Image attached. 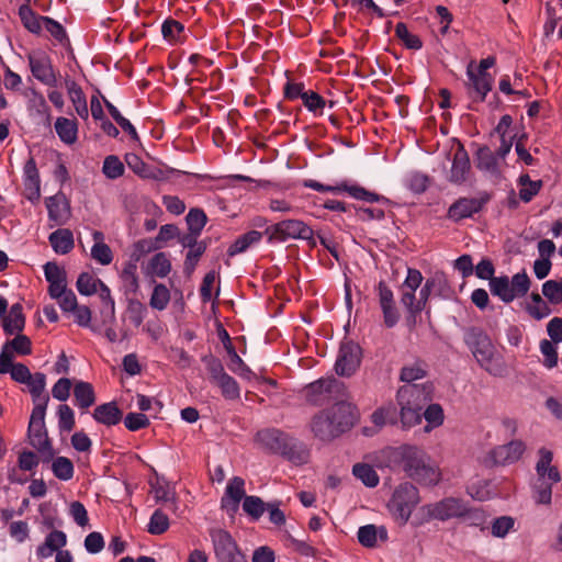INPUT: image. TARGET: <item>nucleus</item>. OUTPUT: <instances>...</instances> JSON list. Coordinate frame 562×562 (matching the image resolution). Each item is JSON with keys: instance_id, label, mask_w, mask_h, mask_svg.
<instances>
[{"instance_id": "f704fd0d", "label": "nucleus", "mask_w": 562, "mask_h": 562, "mask_svg": "<svg viewBox=\"0 0 562 562\" xmlns=\"http://www.w3.org/2000/svg\"><path fill=\"white\" fill-rule=\"evenodd\" d=\"M67 88L69 98L74 104L77 114L81 119L88 120L89 110L87 105V99L82 89L75 81L67 82Z\"/></svg>"}, {"instance_id": "aec40b11", "label": "nucleus", "mask_w": 562, "mask_h": 562, "mask_svg": "<svg viewBox=\"0 0 562 562\" xmlns=\"http://www.w3.org/2000/svg\"><path fill=\"white\" fill-rule=\"evenodd\" d=\"M245 494L244 479L234 476L229 480L225 490V495L222 497V507L225 508L228 513H236L238 510L240 501L246 497Z\"/></svg>"}, {"instance_id": "ddd939ff", "label": "nucleus", "mask_w": 562, "mask_h": 562, "mask_svg": "<svg viewBox=\"0 0 562 562\" xmlns=\"http://www.w3.org/2000/svg\"><path fill=\"white\" fill-rule=\"evenodd\" d=\"M415 448L416 447L414 446L407 445L401 447H386L378 453L376 462L380 467L390 469L402 468L405 471Z\"/></svg>"}, {"instance_id": "c9c22d12", "label": "nucleus", "mask_w": 562, "mask_h": 562, "mask_svg": "<svg viewBox=\"0 0 562 562\" xmlns=\"http://www.w3.org/2000/svg\"><path fill=\"white\" fill-rule=\"evenodd\" d=\"M75 404L80 408H89L95 401L92 385L85 381H79L74 387Z\"/></svg>"}, {"instance_id": "49530a36", "label": "nucleus", "mask_w": 562, "mask_h": 562, "mask_svg": "<svg viewBox=\"0 0 562 562\" xmlns=\"http://www.w3.org/2000/svg\"><path fill=\"white\" fill-rule=\"evenodd\" d=\"M519 183V198L522 202H530L540 191L542 181H532L528 175L520 176Z\"/></svg>"}, {"instance_id": "e433bc0d", "label": "nucleus", "mask_w": 562, "mask_h": 562, "mask_svg": "<svg viewBox=\"0 0 562 562\" xmlns=\"http://www.w3.org/2000/svg\"><path fill=\"white\" fill-rule=\"evenodd\" d=\"M491 293L508 304L513 302V294L509 291V278L507 276L494 277L488 282Z\"/></svg>"}, {"instance_id": "393cba45", "label": "nucleus", "mask_w": 562, "mask_h": 562, "mask_svg": "<svg viewBox=\"0 0 562 562\" xmlns=\"http://www.w3.org/2000/svg\"><path fill=\"white\" fill-rule=\"evenodd\" d=\"M356 424H313L314 436L323 442H330L351 431Z\"/></svg>"}, {"instance_id": "5fc2aeb1", "label": "nucleus", "mask_w": 562, "mask_h": 562, "mask_svg": "<svg viewBox=\"0 0 562 562\" xmlns=\"http://www.w3.org/2000/svg\"><path fill=\"white\" fill-rule=\"evenodd\" d=\"M266 504L258 496H246L243 502L244 512L254 520H258L266 510Z\"/></svg>"}, {"instance_id": "c756f323", "label": "nucleus", "mask_w": 562, "mask_h": 562, "mask_svg": "<svg viewBox=\"0 0 562 562\" xmlns=\"http://www.w3.org/2000/svg\"><path fill=\"white\" fill-rule=\"evenodd\" d=\"M427 362L422 359H416L413 362L403 366L400 372V380L406 384H414V381L424 379L427 375Z\"/></svg>"}, {"instance_id": "9b49d317", "label": "nucleus", "mask_w": 562, "mask_h": 562, "mask_svg": "<svg viewBox=\"0 0 562 562\" xmlns=\"http://www.w3.org/2000/svg\"><path fill=\"white\" fill-rule=\"evenodd\" d=\"M488 201L490 195L487 193L479 198H459L449 206L447 217L456 223L472 217L475 213H479Z\"/></svg>"}, {"instance_id": "603ef678", "label": "nucleus", "mask_w": 562, "mask_h": 562, "mask_svg": "<svg viewBox=\"0 0 562 562\" xmlns=\"http://www.w3.org/2000/svg\"><path fill=\"white\" fill-rule=\"evenodd\" d=\"M54 475L63 481H68L74 476V464L66 457H57L52 464Z\"/></svg>"}, {"instance_id": "20e7f679", "label": "nucleus", "mask_w": 562, "mask_h": 562, "mask_svg": "<svg viewBox=\"0 0 562 562\" xmlns=\"http://www.w3.org/2000/svg\"><path fill=\"white\" fill-rule=\"evenodd\" d=\"M269 244L285 243L289 239L306 240L312 247L316 246L314 231L303 221L288 218L269 225L265 229Z\"/></svg>"}, {"instance_id": "37998d69", "label": "nucleus", "mask_w": 562, "mask_h": 562, "mask_svg": "<svg viewBox=\"0 0 562 562\" xmlns=\"http://www.w3.org/2000/svg\"><path fill=\"white\" fill-rule=\"evenodd\" d=\"M552 484L544 479H537L532 485V498L537 504L549 505L552 498Z\"/></svg>"}, {"instance_id": "72a5a7b5", "label": "nucleus", "mask_w": 562, "mask_h": 562, "mask_svg": "<svg viewBox=\"0 0 562 562\" xmlns=\"http://www.w3.org/2000/svg\"><path fill=\"white\" fill-rule=\"evenodd\" d=\"M55 130L65 144L71 145L77 140L78 126L75 120L58 117L55 122Z\"/></svg>"}, {"instance_id": "a19ab883", "label": "nucleus", "mask_w": 562, "mask_h": 562, "mask_svg": "<svg viewBox=\"0 0 562 562\" xmlns=\"http://www.w3.org/2000/svg\"><path fill=\"white\" fill-rule=\"evenodd\" d=\"M395 36L407 49L419 50L423 47L419 36L411 33L404 22H398L395 25Z\"/></svg>"}, {"instance_id": "0e129e2a", "label": "nucleus", "mask_w": 562, "mask_h": 562, "mask_svg": "<svg viewBox=\"0 0 562 562\" xmlns=\"http://www.w3.org/2000/svg\"><path fill=\"white\" fill-rule=\"evenodd\" d=\"M401 303L406 307L408 316L415 322L417 315L420 314V306L418 305L415 291L401 286Z\"/></svg>"}, {"instance_id": "f8f14e48", "label": "nucleus", "mask_w": 562, "mask_h": 562, "mask_svg": "<svg viewBox=\"0 0 562 562\" xmlns=\"http://www.w3.org/2000/svg\"><path fill=\"white\" fill-rule=\"evenodd\" d=\"M27 60L32 75L38 81L48 87L57 86V78L52 59L46 53L40 52L30 54Z\"/></svg>"}, {"instance_id": "864d4df0", "label": "nucleus", "mask_w": 562, "mask_h": 562, "mask_svg": "<svg viewBox=\"0 0 562 562\" xmlns=\"http://www.w3.org/2000/svg\"><path fill=\"white\" fill-rule=\"evenodd\" d=\"M168 528V516L161 509H156L149 519L147 531L151 535H161L166 532Z\"/></svg>"}, {"instance_id": "338daca9", "label": "nucleus", "mask_w": 562, "mask_h": 562, "mask_svg": "<svg viewBox=\"0 0 562 562\" xmlns=\"http://www.w3.org/2000/svg\"><path fill=\"white\" fill-rule=\"evenodd\" d=\"M540 351L544 357L543 366L546 368L552 369L558 364V351L554 342L542 339L540 341Z\"/></svg>"}, {"instance_id": "58836bf2", "label": "nucleus", "mask_w": 562, "mask_h": 562, "mask_svg": "<svg viewBox=\"0 0 562 562\" xmlns=\"http://www.w3.org/2000/svg\"><path fill=\"white\" fill-rule=\"evenodd\" d=\"M97 293L99 294L100 300L103 303V307L101 310V314L104 317L103 322H106V317L110 318V321L115 319V302L114 299L111 295L110 288L101 281Z\"/></svg>"}, {"instance_id": "4be33fe9", "label": "nucleus", "mask_w": 562, "mask_h": 562, "mask_svg": "<svg viewBox=\"0 0 562 562\" xmlns=\"http://www.w3.org/2000/svg\"><path fill=\"white\" fill-rule=\"evenodd\" d=\"M525 443L520 440H513L493 449L492 459L495 464H512L520 459L525 451Z\"/></svg>"}, {"instance_id": "a18cd8bd", "label": "nucleus", "mask_w": 562, "mask_h": 562, "mask_svg": "<svg viewBox=\"0 0 562 562\" xmlns=\"http://www.w3.org/2000/svg\"><path fill=\"white\" fill-rule=\"evenodd\" d=\"M475 162L480 170L493 172L497 168V158L487 146L479 147L475 154Z\"/></svg>"}, {"instance_id": "5701e85b", "label": "nucleus", "mask_w": 562, "mask_h": 562, "mask_svg": "<svg viewBox=\"0 0 562 562\" xmlns=\"http://www.w3.org/2000/svg\"><path fill=\"white\" fill-rule=\"evenodd\" d=\"M45 205L48 212V218L55 224H64L70 214L69 201L61 191L46 198Z\"/></svg>"}, {"instance_id": "6e6552de", "label": "nucleus", "mask_w": 562, "mask_h": 562, "mask_svg": "<svg viewBox=\"0 0 562 562\" xmlns=\"http://www.w3.org/2000/svg\"><path fill=\"white\" fill-rule=\"evenodd\" d=\"M303 187L313 189L318 192H331V193H339V192H347L350 196H352L356 200H361L366 202H378V203H389V199H386L383 195H379L375 192L368 191L366 188L352 184L349 186L347 183H341L338 186H325L316 180L307 179L302 182Z\"/></svg>"}, {"instance_id": "a878e982", "label": "nucleus", "mask_w": 562, "mask_h": 562, "mask_svg": "<svg viewBox=\"0 0 562 562\" xmlns=\"http://www.w3.org/2000/svg\"><path fill=\"white\" fill-rule=\"evenodd\" d=\"M19 16L23 26L30 33L35 35L42 34L44 30L45 20L47 16L38 14L27 4H22L19 8Z\"/></svg>"}, {"instance_id": "f257e3e1", "label": "nucleus", "mask_w": 562, "mask_h": 562, "mask_svg": "<svg viewBox=\"0 0 562 562\" xmlns=\"http://www.w3.org/2000/svg\"><path fill=\"white\" fill-rule=\"evenodd\" d=\"M432 385L405 384L397 391L396 398L401 406V422H443V409L441 405L431 401Z\"/></svg>"}, {"instance_id": "774afa93", "label": "nucleus", "mask_w": 562, "mask_h": 562, "mask_svg": "<svg viewBox=\"0 0 562 562\" xmlns=\"http://www.w3.org/2000/svg\"><path fill=\"white\" fill-rule=\"evenodd\" d=\"M215 384L221 389L225 398L235 400L239 397V386L233 376L226 374Z\"/></svg>"}, {"instance_id": "79ce46f5", "label": "nucleus", "mask_w": 562, "mask_h": 562, "mask_svg": "<svg viewBox=\"0 0 562 562\" xmlns=\"http://www.w3.org/2000/svg\"><path fill=\"white\" fill-rule=\"evenodd\" d=\"M92 416L95 422H120L122 412L114 402H109L95 407Z\"/></svg>"}, {"instance_id": "6e6d98bb", "label": "nucleus", "mask_w": 562, "mask_h": 562, "mask_svg": "<svg viewBox=\"0 0 562 562\" xmlns=\"http://www.w3.org/2000/svg\"><path fill=\"white\" fill-rule=\"evenodd\" d=\"M149 269L155 276L165 278L171 270V262L165 252H158L150 259Z\"/></svg>"}, {"instance_id": "ea45409f", "label": "nucleus", "mask_w": 562, "mask_h": 562, "mask_svg": "<svg viewBox=\"0 0 562 562\" xmlns=\"http://www.w3.org/2000/svg\"><path fill=\"white\" fill-rule=\"evenodd\" d=\"M352 474L368 487H375L380 482L375 470L367 463H356L352 467Z\"/></svg>"}, {"instance_id": "4d7b16f0", "label": "nucleus", "mask_w": 562, "mask_h": 562, "mask_svg": "<svg viewBox=\"0 0 562 562\" xmlns=\"http://www.w3.org/2000/svg\"><path fill=\"white\" fill-rule=\"evenodd\" d=\"M303 104L304 106L312 112L314 115H322L323 110L326 105L325 99L313 90L306 91L303 95Z\"/></svg>"}, {"instance_id": "bf43d9fd", "label": "nucleus", "mask_w": 562, "mask_h": 562, "mask_svg": "<svg viewBox=\"0 0 562 562\" xmlns=\"http://www.w3.org/2000/svg\"><path fill=\"white\" fill-rule=\"evenodd\" d=\"M30 391V393L33 396V400H37L41 396H48L45 393V385H46V375L42 372H36L31 375V379L27 380V382H24Z\"/></svg>"}, {"instance_id": "13d9d810", "label": "nucleus", "mask_w": 562, "mask_h": 562, "mask_svg": "<svg viewBox=\"0 0 562 562\" xmlns=\"http://www.w3.org/2000/svg\"><path fill=\"white\" fill-rule=\"evenodd\" d=\"M183 32L184 25L181 22L173 19L165 20L161 25L162 37L170 43L178 41Z\"/></svg>"}, {"instance_id": "f3484780", "label": "nucleus", "mask_w": 562, "mask_h": 562, "mask_svg": "<svg viewBox=\"0 0 562 562\" xmlns=\"http://www.w3.org/2000/svg\"><path fill=\"white\" fill-rule=\"evenodd\" d=\"M360 419V412L358 407L348 400L347 387L342 398H337L331 405L327 422H358Z\"/></svg>"}, {"instance_id": "dca6fc26", "label": "nucleus", "mask_w": 562, "mask_h": 562, "mask_svg": "<svg viewBox=\"0 0 562 562\" xmlns=\"http://www.w3.org/2000/svg\"><path fill=\"white\" fill-rule=\"evenodd\" d=\"M278 456H281L294 465H303L310 461L311 451L307 445L302 440L288 435Z\"/></svg>"}, {"instance_id": "4c0bfd02", "label": "nucleus", "mask_w": 562, "mask_h": 562, "mask_svg": "<svg viewBox=\"0 0 562 562\" xmlns=\"http://www.w3.org/2000/svg\"><path fill=\"white\" fill-rule=\"evenodd\" d=\"M530 285L531 280L525 269L514 274L512 279H509V291L510 294H513V301L517 297L525 296L528 293Z\"/></svg>"}, {"instance_id": "473e14b6", "label": "nucleus", "mask_w": 562, "mask_h": 562, "mask_svg": "<svg viewBox=\"0 0 562 562\" xmlns=\"http://www.w3.org/2000/svg\"><path fill=\"white\" fill-rule=\"evenodd\" d=\"M94 245L91 248V257L102 266L110 265L113 260L111 248L103 241L104 235L100 231L92 233Z\"/></svg>"}, {"instance_id": "412c9836", "label": "nucleus", "mask_w": 562, "mask_h": 562, "mask_svg": "<svg viewBox=\"0 0 562 562\" xmlns=\"http://www.w3.org/2000/svg\"><path fill=\"white\" fill-rule=\"evenodd\" d=\"M467 76L469 78V93H475L473 97L474 101L483 102L487 93L492 90L494 83V77L491 74H475L471 66L467 69Z\"/></svg>"}, {"instance_id": "2eb2a0df", "label": "nucleus", "mask_w": 562, "mask_h": 562, "mask_svg": "<svg viewBox=\"0 0 562 562\" xmlns=\"http://www.w3.org/2000/svg\"><path fill=\"white\" fill-rule=\"evenodd\" d=\"M288 434L274 427H267L258 430L255 435L254 442L257 448L265 452L277 454L286 440Z\"/></svg>"}, {"instance_id": "1a4fd4ad", "label": "nucleus", "mask_w": 562, "mask_h": 562, "mask_svg": "<svg viewBox=\"0 0 562 562\" xmlns=\"http://www.w3.org/2000/svg\"><path fill=\"white\" fill-rule=\"evenodd\" d=\"M362 351L358 344L346 341L340 345L335 362V371L340 376H351L361 363Z\"/></svg>"}, {"instance_id": "09e8293b", "label": "nucleus", "mask_w": 562, "mask_h": 562, "mask_svg": "<svg viewBox=\"0 0 562 562\" xmlns=\"http://www.w3.org/2000/svg\"><path fill=\"white\" fill-rule=\"evenodd\" d=\"M101 281V279L94 278L89 272H82L77 279L76 286L81 295L89 296L97 293Z\"/></svg>"}, {"instance_id": "052dcab7", "label": "nucleus", "mask_w": 562, "mask_h": 562, "mask_svg": "<svg viewBox=\"0 0 562 562\" xmlns=\"http://www.w3.org/2000/svg\"><path fill=\"white\" fill-rule=\"evenodd\" d=\"M542 294L551 304L562 303V280H548L542 284Z\"/></svg>"}, {"instance_id": "7ed1b4c3", "label": "nucleus", "mask_w": 562, "mask_h": 562, "mask_svg": "<svg viewBox=\"0 0 562 562\" xmlns=\"http://www.w3.org/2000/svg\"><path fill=\"white\" fill-rule=\"evenodd\" d=\"M346 385L334 375L319 378L302 390V394L308 404L314 406H325L334 404L337 398L345 395Z\"/></svg>"}, {"instance_id": "b1692460", "label": "nucleus", "mask_w": 562, "mask_h": 562, "mask_svg": "<svg viewBox=\"0 0 562 562\" xmlns=\"http://www.w3.org/2000/svg\"><path fill=\"white\" fill-rule=\"evenodd\" d=\"M539 459L536 463L537 479H544L551 483L561 481V474L555 465H552L553 453L542 447L538 450Z\"/></svg>"}, {"instance_id": "cd10ccee", "label": "nucleus", "mask_w": 562, "mask_h": 562, "mask_svg": "<svg viewBox=\"0 0 562 562\" xmlns=\"http://www.w3.org/2000/svg\"><path fill=\"white\" fill-rule=\"evenodd\" d=\"M66 543V533L60 530H54L46 536L44 543L36 549V555L40 559H47L52 557L55 551L61 550Z\"/></svg>"}, {"instance_id": "3c124183", "label": "nucleus", "mask_w": 562, "mask_h": 562, "mask_svg": "<svg viewBox=\"0 0 562 562\" xmlns=\"http://www.w3.org/2000/svg\"><path fill=\"white\" fill-rule=\"evenodd\" d=\"M225 348L227 349V352L231 356V362L228 366L229 370L241 378L249 379L250 375H252V372L249 369V367L244 362V360L237 355L234 347L229 344L225 345Z\"/></svg>"}, {"instance_id": "a211bd4d", "label": "nucleus", "mask_w": 562, "mask_h": 562, "mask_svg": "<svg viewBox=\"0 0 562 562\" xmlns=\"http://www.w3.org/2000/svg\"><path fill=\"white\" fill-rule=\"evenodd\" d=\"M29 439L31 446L43 457L44 462L53 459L54 450L45 424H29Z\"/></svg>"}, {"instance_id": "39448f33", "label": "nucleus", "mask_w": 562, "mask_h": 562, "mask_svg": "<svg viewBox=\"0 0 562 562\" xmlns=\"http://www.w3.org/2000/svg\"><path fill=\"white\" fill-rule=\"evenodd\" d=\"M418 503L419 493L417 487L409 482H405L394 490L392 497L387 502V509L393 519L400 526H404L409 520Z\"/></svg>"}, {"instance_id": "6ab92c4d", "label": "nucleus", "mask_w": 562, "mask_h": 562, "mask_svg": "<svg viewBox=\"0 0 562 562\" xmlns=\"http://www.w3.org/2000/svg\"><path fill=\"white\" fill-rule=\"evenodd\" d=\"M23 184L25 196L31 202H36L41 198V178L35 162L31 156L23 167Z\"/></svg>"}, {"instance_id": "2f4dec72", "label": "nucleus", "mask_w": 562, "mask_h": 562, "mask_svg": "<svg viewBox=\"0 0 562 562\" xmlns=\"http://www.w3.org/2000/svg\"><path fill=\"white\" fill-rule=\"evenodd\" d=\"M265 235V232H258V231H249L243 235H240L227 249V255L229 257H234L236 255H239L241 252H245L249 247L252 245L258 244L262 236Z\"/></svg>"}, {"instance_id": "c03bdc74", "label": "nucleus", "mask_w": 562, "mask_h": 562, "mask_svg": "<svg viewBox=\"0 0 562 562\" xmlns=\"http://www.w3.org/2000/svg\"><path fill=\"white\" fill-rule=\"evenodd\" d=\"M2 347L11 351L13 357L14 353L20 356H27L32 353L31 339L21 333L16 334L13 339L8 340Z\"/></svg>"}, {"instance_id": "f03ea898", "label": "nucleus", "mask_w": 562, "mask_h": 562, "mask_svg": "<svg viewBox=\"0 0 562 562\" xmlns=\"http://www.w3.org/2000/svg\"><path fill=\"white\" fill-rule=\"evenodd\" d=\"M464 342L471 350L481 368L492 375H501L502 368L493 363L495 347L491 338L480 327H470L464 333Z\"/></svg>"}, {"instance_id": "0eeeda50", "label": "nucleus", "mask_w": 562, "mask_h": 562, "mask_svg": "<svg viewBox=\"0 0 562 562\" xmlns=\"http://www.w3.org/2000/svg\"><path fill=\"white\" fill-rule=\"evenodd\" d=\"M429 518L446 521L452 518L475 517L480 518L477 509H472L468 504L457 497H446L425 507Z\"/></svg>"}, {"instance_id": "c85d7f7f", "label": "nucleus", "mask_w": 562, "mask_h": 562, "mask_svg": "<svg viewBox=\"0 0 562 562\" xmlns=\"http://www.w3.org/2000/svg\"><path fill=\"white\" fill-rule=\"evenodd\" d=\"M3 330L7 335L20 334L25 326V317L23 315V307L20 303L11 306L9 315L2 318Z\"/></svg>"}, {"instance_id": "8fccbe9b", "label": "nucleus", "mask_w": 562, "mask_h": 562, "mask_svg": "<svg viewBox=\"0 0 562 562\" xmlns=\"http://www.w3.org/2000/svg\"><path fill=\"white\" fill-rule=\"evenodd\" d=\"M207 248V243L205 240H201L199 246L193 249H190L186 255V260L183 265V271L187 276H191L195 270V267L201 258V256L205 252Z\"/></svg>"}, {"instance_id": "7c9ffc66", "label": "nucleus", "mask_w": 562, "mask_h": 562, "mask_svg": "<svg viewBox=\"0 0 562 562\" xmlns=\"http://www.w3.org/2000/svg\"><path fill=\"white\" fill-rule=\"evenodd\" d=\"M48 240L55 252L66 255L74 248V236L72 233L67 228H59L53 232Z\"/></svg>"}, {"instance_id": "de8ad7c7", "label": "nucleus", "mask_w": 562, "mask_h": 562, "mask_svg": "<svg viewBox=\"0 0 562 562\" xmlns=\"http://www.w3.org/2000/svg\"><path fill=\"white\" fill-rule=\"evenodd\" d=\"M125 167L115 155H109L103 160L102 172L111 180H115L124 175Z\"/></svg>"}, {"instance_id": "423d86ee", "label": "nucleus", "mask_w": 562, "mask_h": 562, "mask_svg": "<svg viewBox=\"0 0 562 562\" xmlns=\"http://www.w3.org/2000/svg\"><path fill=\"white\" fill-rule=\"evenodd\" d=\"M405 473L413 481L424 486H434L440 481V471L437 464L417 447L405 468Z\"/></svg>"}, {"instance_id": "69168bd1", "label": "nucleus", "mask_w": 562, "mask_h": 562, "mask_svg": "<svg viewBox=\"0 0 562 562\" xmlns=\"http://www.w3.org/2000/svg\"><path fill=\"white\" fill-rule=\"evenodd\" d=\"M186 221L189 231L201 234L203 227L206 224L207 217L203 210L191 209L186 216Z\"/></svg>"}, {"instance_id": "680f3d73", "label": "nucleus", "mask_w": 562, "mask_h": 562, "mask_svg": "<svg viewBox=\"0 0 562 562\" xmlns=\"http://www.w3.org/2000/svg\"><path fill=\"white\" fill-rule=\"evenodd\" d=\"M378 526L373 524L361 526L358 529L357 538L361 546L366 548H374L376 547L378 538Z\"/></svg>"}, {"instance_id": "e2e57ef3", "label": "nucleus", "mask_w": 562, "mask_h": 562, "mask_svg": "<svg viewBox=\"0 0 562 562\" xmlns=\"http://www.w3.org/2000/svg\"><path fill=\"white\" fill-rule=\"evenodd\" d=\"M170 301V292L164 284H156L150 297V306L155 310L162 311Z\"/></svg>"}, {"instance_id": "4468645a", "label": "nucleus", "mask_w": 562, "mask_h": 562, "mask_svg": "<svg viewBox=\"0 0 562 562\" xmlns=\"http://www.w3.org/2000/svg\"><path fill=\"white\" fill-rule=\"evenodd\" d=\"M471 170V162L468 151L463 144L458 142V146L452 156L451 169L447 176V180L453 184H463Z\"/></svg>"}, {"instance_id": "bb28decb", "label": "nucleus", "mask_w": 562, "mask_h": 562, "mask_svg": "<svg viewBox=\"0 0 562 562\" xmlns=\"http://www.w3.org/2000/svg\"><path fill=\"white\" fill-rule=\"evenodd\" d=\"M19 16L23 26L30 33L35 35L42 34L44 30L45 20L47 16L38 14L27 4H22L19 8Z\"/></svg>"}, {"instance_id": "9d476101", "label": "nucleus", "mask_w": 562, "mask_h": 562, "mask_svg": "<svg viewBox=\"0 0 562 562\" xmlns=\"http://www.w3.org/2000/svg\"><path fill=\"white\" fill-rule=\"evenodd\" d=\"M210 537L217 562H225L244 554L232 535L221 528L210 529Z\"/></svg>"}]
</instances>
